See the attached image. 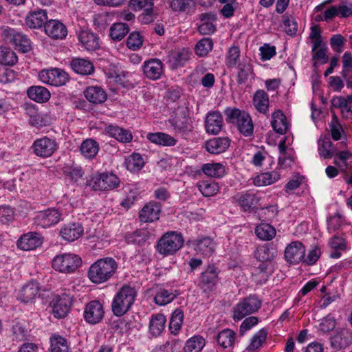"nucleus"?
Returning a JSON list of instances; mask_svg holds the SVG:
<instances>
[{
  "mask_svg": "<svg viewBox=\"0 0 352 352\" xmlns=\"http://www.w3.org/2000/svg\"><path fill=\"white\" fill-rule=\"evenodd\" d=\"M118 263L113 258L105 257L92 263L87 272V277L94 284H102L109 280L116 274Z\"/></svg>",
  "mask_w": 352,
  "mask_h": 352,
  "instance_id": "obj_1",
  "label": "nucleus"
},
{
  "mask_svg": "<svg viewBox=\"0 0 352 352\" xmlns=\"http://www.w3.org/2000/svg\"><path fill=\"white\" fill-rule=\"evenodd\" d=\"M137 296L135 289L130 285H123L116 293L111 302L113 314L121 317L126 314L133 305Z\"/></svg>",
  "mask_w": 352,
  "mask_h": 352,
  "instance_id": "obj_2",
  "label": "nucleus"
},
{
  "mask_svg": "<svg viewBox=\"0 0 352 352\" xmlns=\"http://www.w3.org/2000/svg\"><path fill=\"white\" fill-rule=\"evenodd\" d=\"M184 242V238L180 233L168 232L158 240L156 248L163 256L173 255L182 248Z\"/></svg>",
  "mask_w": 352,
  "mask_h": 352,
  "instance_id": "obj_3",
  "label": "nucleus"
},
{
  "mask_svg": "<svg viewBox=\"0 0 352 352\" xmlns=\"http://www.w3.org/2000/svg\"><path fill=\"white\" fill-rule=\"evenodd\" d=\"M261 307V300L256 295H249L233 308V319L241 320L248 315L256 312Z\"/></svg>",
  "mask_w": 352,
  "mask_h": 352,
  "instance_id": "obj_4",
  "label": "nucleus"
},
{
  "mask_svg": "<svg viewBox=\"0 0 352 352\" xmlns=\"http://www.w3.org/2000/svg\"><path fill=\"white\" fill-rule=\"evenodd\" d=\"M87 185L94 190H111L118 187L119 177L113 173H102L93 176L87 180Z\"/></svg>",
  "mask_w": 352,
  "mask_h": 352,
  "instance_id": "obj_5",
  "label": "nucleus"
},
{
  "mask_svg": "<svg viewBox=\"0 0 352 352\" xmlns=\"http://www.w3.org/2000/svg\"><path fill=\"white\" fill-rule=\"evenodd\" d=\"M81 258L73 254L56 256L52 261V267L61 273H72L81 265Z\"/></svg>",
  "mask_w": 352,
  "mask_h": 352,
  "instance_id": "obj_6",
  "label": "nucleus"
},
{
  "mask_svg": "<svg viewBox=\"0 0 352 352\" xmlns=\"http://www.w3.org/2000/svg\"><path fill=\"white\" fill-rule=\"evenodd\" d=\"M1 37L6 43L14 45L23 53L28 52L32 49L30 39L27 35L15 29L10 28L4 29Z\"/></svg>",
  "mask_w": 352,
  "mask_h": 352,
  "instance_id": "obj_7",
  "label": "nucleus"
},
{
  "mask_svg": "<svg viewBox=\"0 0 352 352\" xmlns=\"http://www.w3.org/2000/svg\"><path fill=\"white\" fill-rule=\"evenodd\" d=\"M32 148L36 156L45 159L52 156L58 151V144L55 138L44 136L36 139Z\"/></svg>",
  "mask_w": 352,
  "mask_h": 352,
  "instance_id": "obj_8",
  "label": "nucleus"
},
{
  "mask_svg": "<svg viewBox=\"0 0 352 352\" xmlns=\"http://www.w3.org/2000/svg\"><path fill=\"white\" fill-rule=\"evenodd\" d=\"M219 270L214 265H208L201 274L199 286L204 293H210L215 289L218 281Z\"/></svg>",
  "mask_w": 352,
  "mask_h": 352,
  "instance_id": "obj_9",
  "label": "nucleus"
},
{
  "mask_svg": "<svg viewBox=\"0 0 352 352\" xmlns=\"http://www.w3.org/2000/svg\"><path fill=\"white\" fill-rule=\"evenodd\" d=\"M104 315V307L99 300H91L84 308V319L89 324L100 323L102 320Z\"/></svg>",
  "mask_w": 352,
  "mask_h": 352,
  "instance_id": "obj_10",
  "label": "nucleus"
},
{
  "mask_svg": "<svg viewBox=\"0 0 352 352\" xmlns=\"http://www.w3.org/2000/svg\"><path fill=\"white\" fill-rule=\"evenodd\" d=\"M61 219V213L58 209L48 208L37 212L34 218V223L43 228L58 223Z\"/></svg>",
  "mask_w": 352,
  "mask_h": 352,
  "instance_id": "obj_11",
  "label": "nucleus"
},
{
  "mask_svg": "<svg viewBox=\"0 0 352 352\" xmlns=\"http://www.w3.org/2000/svg\"><path fill=\"white\" fill-rule=\"evenodd\" d=\"M305 255V248L300 241H293L289 243L285 250V261L292 265H296L302 260Z\"/></svg>",
  "mask_w": 352,
  "mask_h": 352,
  "instance_id": "obj_12",
  "label": "nucleus"
},
{
  "mask_svg": "<svg viewBox=\"0 0 352 352\" xmlns=\"http://www.w3.org/2000/svg\"><path fill=\"white\" fill-rule=\"evenodd\" d=\"M144 75L149 80H159L164 72V64L158 58H150L144 62L142 66Z\"/></svg>",
  "mask_w": 352,
  "mask_h": 352,
  "instance_id": "obj_13",
  "label": "nucleus"
},
{
  "mask_svg": "<svg viewBox=\"0 0 352 352\" xmlns=\"http://www.w3.org/2000/svg\"><path fill=\"white\" fill-rule=\"evenodd\" d=\"M77 36L80 44L84 49L94 51L100 47L99 37L90 30L80 29L77 32Z\"/></svg>",
  "mask_w": 352,
  "mask_h": 352,
  "instance_id": "obj_14",
  "label": "nucleus"
},
{
  "mask_svg": "<svg viewBox=\"0 0 352 352\" xmlns=\"http://www.w3.org/2000/svg\"><path fill=\"white\" fill-rule=\"evenodd\" d=\"M243 211H250L257 206L260 197L254 192H239L233 197Z\"/></svg>",
  "mask_w": 352,
  "mask_h": 352,
  "instance_id": "obj_15",
  "label": "nucleus"
},
{
  "mask_svg": "<svg viewBox=\"0 0 352 352\" xmlns=\"http://www.w3.org/2000/svg\"><path fill=\"white\" fill-rule=\"evenodd\" d=\"M72 305V298L65 293L56 296L55 302L53 305V313L56 318H65Z\"/></svg>",
  "mask_w": 352,
  "mask_h": 352,
  "instance_id": "obj_16",
  "label": "nucleus"
},
{
  "mask_svg": "<svg viewBox=\"0 0 352 352\" xmlns=\"http://www.w3.org/2000/svg\"><path fill=\"white\" fill-rule=\"evenodd\" d=\"M45 34L52 39H63L67 35L66 26L58 20L47 21L44 25Z\"/></svg>",
  "mask_w": 352,
  "mask_h": 352,
  "instance_id": "obj_17",
  "label": "nucleus"
},
{
  "mask_svg": "<svg viewBox=\"0 0 352 352\" xmlns=\"http://www.w3.org/2000/svg\"><path fill=\"white\" fill-rule=\"evenodd\" d=\"M223 117L218 111H210L205 119V129L208 133L218 134L222 129Z\"/></svg>",
  "mask_w": 352,
  "mask_h": 352,
  "instance_id": "obj_18",
  "label": "nucleus"
},
{
  "mask_svg": "<svg viewBox=\"0 0 352 352\" xmlns=\"http://www.w3.org/2000/svg\"><path fill=\"white\" fill-rule=\"evenodd\" d=\"M43 243L41 234L36 232H29L23 234L17 241L19 248L30 251L39 247Z\"/></svg>",
  "mask_w": 352,
  "mask_h": 352,
  "instance_id": "obj_19",
  "label": "nucleus"
},
{
  "mask_svg": "<svg viewBox=\"0 0 352 352\" xmlns=\"http://www.w3.org/2000/svg\"><path fill=\"white\" fill-rule=\"evenodd\" d=\"M162 205L158 202L152 201L146 204L140 210L139 219L142 222H153L159 219Z\"/></svg>",
  "mask_w": 352,
  "mask_h": 352,
  "instance_id": "obj_20",
  "label": "nucleus"
},
{
  "mask_svg": "<svg viewBox=\"0 0 352 352\" xmlns=\"http://www.w3.org/2000/svg\"><path fill=\"white\" fill-rule=\"evenodd\" d=\"M230 145L228 137H219L210 139L206 142V149L212 154H220L225 152Z\"/></svg>",
  "mask_w": 352,
  "mask_h": 352,
  "instance_id": "obj_21",
  "label": "nucleus"
},
{
  "mask_svg": "<svg viewBox=\"0 0 352 352\" xmlns=\"http://www.w3.org/2000/svg\"><path fill=\"white\" fill-rule=\"evenodd\" d=\"M83 227L79 223L67 224L60 230L62 238L70 242L79 239L83 234Z\"/></svg>",
  "mask_w": 352,
  "mask_h": 352,
  "instance_id": "obj_22",
  "label": "nucleus"
},
{
  "mask_svg": "<svg viewBox=\"0 0 352 352\" xmlns=\"http://www.w3.org/2000/svg\"><path fill=\"white\" fill-rule=\"evenodd\" d=\"M47 21V12L41 9L30 12L25 18L26 25L32 29L41 28Z\"/></svg>",
  "mask_w": 352,
  "mask_h": 352,
  "instance_id": "obj_23",
  "label": "nucleus"
},
{
  "mask_svg": "<svg viewBox=\"0 0 352 352\" xmlns=\"http://www.w3.org/2000/svg\"><path fill=\"white\" fill-rule=\"evenodd\" d=\"M70 66L75 73L82 76L90 75L94 71L93 63L86 58H74L70 61Z\"/></svg>",
  "mask_w": 352,
  "mask_h": 352,
  "instance_id": "obj_24",
  "label": "nucleus"
},
{
  "mask_svg": "<svg viewBox=\"0 0 352 352\" xmlns=\"http://www.w3.org/2000/svg\"><path fill=\"white\" fill-rule=\"evenodd\" d=\"M236 82L239 85L246 83L249 80L254 78L253 67L250 60H243L237 66Z\"/></svg>",
  "mask_w": 352,
  "mask_h": 352,
  "instance_id": "obj_25",
  "label": "nucleus"
},
{
  "mask_svg": "<svg viewBox=\"0 0 352 352\" xmlns=\"http://www.w3.org/2000/svg\"><path fill=\"white\" fill-rule=\"evenodd\" d=\"M192 244L197 252L206 256H211L215 250L214 241L208 236L194 240Z\"/></svg>",
  "mask_w": 352,
  "mask_h": 352,
  "instance_id": "obj_26",
  "label": "nucleus"
},
{
  "mask_svg": "<svg viewBox=\"0 0 352 352\" xmlns=\"http://www.w3.org/2000/svg\"><path fill=\"white\" fill-rule=\"evenodd\" d=\"M105 131L111 137L122 143H129L132 141L133 135L130 131L124 129L116 125H108L105 127Z\"/></svg>",
  "mask_w": 352,
  "mask_h": 352,
  "instance_id": "obj_27",
  "label": "nucleus"
},
{
  "mask_svg": "<svg viewBox=\"0 0 352 352\" xmlns=\"http://www.w3.org/2000/svg\"><path fill=\"white\" fill-rule=\"evenodd\" d=\"M84 95L88 101L94 104L103 103L107 98L106 91L98 86L87 87L84 91Z\"/></svg>",
  "mask_w": 352,
  "mask_h": 352,
  "instance_id": "obj_28",
  "label": "nucleus"
},
{
  "mask_svg": "<svg viewBox=\"0 0 352 352\" xmlns=\"http://www.w3.org/2000/svg\"><path fill=\"white\" fill-rule=\"evenodd\" d=\"M146 138L152 143L163 146H173L177 142L175 138L162 132L149 133L147 134Z\"/></svg>",
  "mask_w": 352,
  "mask_h": 352,
  "instance_id": "obj_29",
  "label": "nucleus"
},
{
  "mask_svg": "<svg viewBox=\"0 0 352 352\" xmlns=\"http://www.w3.org/2000/svg\"><path fill=\"white\" fill-rule=\"evenodd\" d=\"M351 342V336L346 329L338 331L337 333L331 338V346L337 350L349 346Z\"/></svg>",
  "mask_w": 352,
  "mask_h": 352,
  "instance_id": "obj_30",
  "label": "nucleus"
},
{
  "mask_svg": "<svg viewBox=\"0 0 352 352\" xmlns=\"http://www.w3.org/2000/svg\"><path fill=\"white\" fill-rule=\"evenodd\" d=\"M28 97L38 103L47 102L51 96L49 90L42 86H32L27 90Z\"/></svg>",
  "mask_w": 352,
  "mask_h": 352,
  "instance_id": "obj_31",
  "label": "nucleus"
},
{
  "mask_svg": "<svg viewBox=\"0 0 352 352\" xmlns=\"http://www.w3.org/2000/svg\"><path fill=\"white\" fill-rule=\"evenodd\" d=\"M39 291L36 282H30L21 289L18 298L23 302L28 303L35 298Z\"/></svg>",
  "mask_w": 352,
  "mask_h": 352,
  "instance_id": "obj_32",
  "label": "nucleus"
},
{
  "mask_svg": "<svg viewBox=\"0 0 352 352\" xmlns=\"http://www.w3.org/2000/svg\"><path fill=\"white\" fill-rule=\"evenodd\" d=\"M169 6L174 12L191 14L196 10V3L194 0H172Z\"/></svg>",
  "mask_w": 352,
  "mask_h": 352,
  "instance_id": "obj_33",
  "label": "nucleus"
},
{
  "mask_svg": "<svg viewBox=\"0 0 352 352\" xmlns=\"http://www.w3.org/2000/svg\"><path fill=\"white\" fill-rule=\"evenodd\" d=\"M166 317L162 314L153 315L149 322V333L153 337L159 336L164 330Z\"/></svg>",
  "mask_w": 352,
  "mask_h": 352,
  "instance_id": "obj_34",
  "label": "nucleus"
},
{
  "mask_svg": "<svg viewBox=\"0 0 352 352\" xmlns=\"http://www.w3.org/2000/svg\"><path fill=\"white\" fill-rule=\"evenodd\" d=\"M271 124L273 129L279 134L286 133L288 125L286 116L283 114L282 111L276 110L272 115Z\"/></svg>",
  "mask_w": 352,
  "mask_h": 352,
  "instance_id": "obj_35",
  "label": "nucleus"
},
{
  "mask_svg": "<svg viewBox=\"0 0 352 352\" xmlns=\"http://www.w3.org/2000/svg\"><path fill=\"white\" fill-rule=\"evenodd\" d=\"M216 340L223 349L233 347L236 340V333L230 329H225L217 334Z\"/></svg>",
  "mask_w": 352,
  "mask_h": 352,
  "instance_id": "obj_36",
  "label": "nucleus"
},
{
  "mask_svg": "<svg viewBox=\"0 0 352 352\" xmlns=\"http://www.w3.org/2000/svg\"><path fill=\"white\" fill-rule=\"evenodd\" d=\"M253 104L258 112L267 114L269 109L268 94L263 90H257L253 97Z\"/></svg>",
  "mask_w": 352,
  "mask_h": 352,
  "instance_id": "obj_37",
  "label": "nucleus"
},
{
  "mask_svg": "<svg viewBox=\"0 0 352 352\" xmlns=\"http://www.w3.org/2000/svg\"><path fill=\"white\" fill-rule=\"evenodd\" d=\"M151 236V234L147 230L139 229L132 233L126 234L125 240L128 244L142 245Z\"/></svg>",
  "mask_w": 352,
  "mask_h": 352,
  "instance_id": "obj_38",
  "label": "nucleus"
},
{
  "mask_svg": "<svg viewBox=\"0 0 352 352\" xmlns=\"http://www.w3.org/2000/svg\"><path fill=\"white\" fill-rule=\"evenodd\" d=\"M179 294L177 290L160 289L154 297V302L158 305L164 306L171 302Z\"/></svg>",
  "mask_w": 352,
  "mask_h": 352,
  "instance_id": "obj_39",
  "label": "nucleus"
},
{
  "mask_svg": "<svg viewBox=\"0 0 352 352\" xmlns=\"http://www.w3.org/2000/svg\"><path fill=\"white\" fill-rule=\"evenodd\" d=\"M130 28L128 24L119 22L112 24L109 28V36L114 41H122L129 32Z\"/></svg>",
  "mask_w": 352,
  "mask_h": 352,
  "instance_id": "obj_40",
  "label": "nucleus"
},
{
  "mask_svg": "<svg viewBox=\"0 0 352 352\" xmlns=\"http://www.w3.org/2000/svg\"><path fill=\"white\" fill-rule=\"evenodd\" d=\"M276 250L274 248L273 245L265 244L257 248L255 252L256 258L261 261H269L274 259L276 256Z\"/></svg>",
  "mask_w": 352,
  "mask_h": 352,
  "instance_id": "obj_41",
  "label": "nucleus"
},
{
  "mask_svg": "<svg viewBox=\"0 0 352 352\" xmlns=\"http://www.w3.org/2000/svg\"><path fill=\"white\" fill-rule=\"evenodd\" d=\"M202 171L208 177L220 178L225 175L226 168L220 163H208L203 165Z\"/></svg>",
  "mask_w": 352,
  "mask_h": 352,
  "instance_id": "obj_42",
  "label": "nucleus"
},
{
  "mask_svg": "<svg viewBox=\"0 0 352 352\" xmlns=\"http://www.w3.org/2000/svg\"><path fill=\"white\" fill-rule=\"evenodd\" d=\"M170 123L174 130L179 133H188L193 129L190 119L186 117L171 119Z\"/></svg>",
  "mask_w": 352,
  "mask_h": 352,
  "instance_id": "obj_43",
  "label": "nucleus"
},
{
  "mask_svg": "<svg viewBox=\"0 0 352 352\" xmlns=\"http://www.w3.org/2000/svg\"><path fill=\"white\" fill-rule=\"evenodd\" d=\"M99 151L98 143L93 139H87L80 146L82 155L86 158H94Z\"/></svg>",
  "mask_w": 352,
  "mask_h": 352,
  "instance_id": "obj_44",
  "label": "nucleus"
},
{
  "mask_svg": "<svg viewBox=\"0 0 352 352\" xmlns=\"http://www.w3.org/2000/svg\"><path fill=\"white\" fill-rule=\"evenodd\" d=\"M333 156V164L338 167L340 171H345V169L350 166V162H348V160L351 158L352 153L349 151H334Z\"/></svg>",
  "mask_w": 352,
  "mask_h": 352,
  "instance_id": "obj_45",
  "label": "nucleus"
},
{
  "mask_svg": "<svg viewBox=\"0 0 352 352\" xmlns=\"http://www.w3.org/2000/svg\"><path fill=\"white\" fill-rule=\"evenodd\" d=\"M280 177L277 171H271L261 173L254 180V183L257 186L271 185L278 181Z\"/></svg>",
  "mask_w": 352,
  "mask_h": 352,
  "instance_id": "obj_46",
  "label": "nucleus"
},
{
  "mask_svg": "<svg viewBox=\"0 0 352 352\" xmlns=\"http://www.w3.org/2000/svg\"><path fill=\"white\" fill-rule=\"evenodd\" d=\"M255 233L260 239L270 241L275 236L276 230L268 223H261L256 227Z\"/></svg>",
  "mask_w": 352,
  "mask_h": 352,
  "instance_id": "obj_47",
  "label": "nucleus"
},
{
  "mask_svg": "<svg viewBox=\"0 0 352 352\" xmlns=\"http://www.w3.org/2000/svg\"><path fill=\"white\" fill-rule=\"evenodd\" d=\"M184 320V312L180 308H177L172 314L169 329L172 333L176 335L180 331Z\"/></svg>",
  "mask_w": 352,
  "mask_h": 352,
  "instance_id": "obj_48",
  "label": "nucleus"
},
{
  "mask_svg": "<svg viewBox=\"0 0 352 352\" xmlns=\"http://www.w3.org/2000/svg\"><path fill=\"white\" fill-rule=\"evenodd\" d=\"M51 352H69L67 340L61 336L54 335L50 338Z\"/></svg>",
  "mask_w": 352,
  "mask_h": 352,
  "instance_id": "obj_49",
  "label": "nucleus"
},
{
  "mask_svg": "<svg viewBox=\"0 0 352 352\" xmlns=\"http://www.w3.org/2000/svg\"><path fill=\"white\" fill-rule=\"evenodd\" d=\"M236 124L239 131L244 136L249 137L253 134L254 124L249 114H243L242 119Z\"/></svg>",
  "mask_w": 352,
  "mask_h": 352,
  "instance_id": "obj_50",
  "label": "nucleus"
},
{
  "mask_svg": "<svg viewBox=\"0 0 352 352\" xmlns=\"http://www.w3.org/2000/svg\"><path fill=\"white\" fill-rule=\"evenodd\" d=\"M18 58L15 52L10 47H0V63L12 66L16 63Z\"/></svg>",
  "mask_w": 352,
  "mask_h": 352,
  "instance_id": "obj_51",
  "label": "nucleus"
},
{
  "mask_svg": "<svg viewBox=\"0 0 352 352\" xmlns=\"http://www.w3.org/2000/svg\"><path fill=\"white\" fill-rule=\"evenodd\" d=\"M267 335V330L265 328L260 329L251 338L250 344L246 349L252 351L260 348L263 343L265 341Z\"/></svg>",
  "mask_w": 352,
  "mask_h": 352,
  "instance_id": "obj_52",
  "label": "nucleus"
},
{
  "mask_svg": "<svg viewBox=\"0 0 352 352\" xmlns=\"http://www.w3.org/2000/svg\"><path fill=\"white\" fill-rule=\"evenodd\" d=\"M205 346V340L201 336H193L188 339L184 348V352H199Z\"/></svg>",
  "mask_w": 352,
  "mask_h": 352,
  "instance_id": "obj_53",
  "label": "nucleus"
},
{
  "mask_svg": "<svg viewBox=\"0 0 352 352\" xmlns=\"http://www.w3.org/2000/svg\"><path fill=\"white\" fill-rule=\"evenodd\" d=\"M329 126L332 139L335 141L340 140L342 138V133H344V130L335 113L332 114L331 121L329 124Z\"/></svg>",
  "mask_w": 352,
  "mask_h": 352,
  "instance_id": "obj_54",
  "label": "nucleus"
},
{
  "mask_svg": "<svg viewBox=\"0 0 352 352\" xmlns=\"http://www.w3.org/2000/svg\"><path fill=\"white\" fill-rule=\"evenodd\" d=\"M63 172L64 175L69 177L74 182H77L84 175L82 168L74 164H72V165H65L63 168Z\"/></svg>",
  "mask_w": 352,
  "mask_h": 352,
  "instance_id": "obj_55",
  "label": "nucleus"
},
{
  "mask_svg": "<svg viewBox=\"0 0 352 352\" xmlns=\"http://www.w3.org/2000/svg\"><path fill=\"white\" fill-rule=\"evenodd\" d=\"M213 47V42L210 38H204L196 45L195 52L199 56H206Z\"/></svg>",
  "mask_w": 352,
  "mask_h": 352,
  "instance_id": "obj_56",
  "label": "nucleus"
},
{
  "mask_svg": "<svg viewBox=\"0 0 352 352\" xmlns=\"http://www.w3.org/2000/svg\"><path fill=\"white\" fill-rule=\"evenodd\" d=\"M143 36L140 32L133 31L129 35L126 40L127 47L132 50H139L143 45Z\"/></svg>",
  "mask_w": 352,
  "mask_h": 352,
  "instance_id": "obj_57",
  "label": "nucleus"
},
{
  "mask_svg": "<svg viewBox=\"0 0 352 352\" xmlns=\"http://www.w3.org/2000/svg\"><path fill=\"white\" fill-rule=\"evenodd\" d=\"M224 115L226 116V120L229 123H237L242 117L243 114H248L247 112L244 111H241L237 108H231L228 107L223 111Z\"/></svg>",
  "mask_w": 352,
  "mask_h": 352,
  "instance_id": "obj_58",
  "label": "nucleus"
},
{
  "mask_svg": "<svg viewBox=\"0 0 352 352\" xmlns=\"http://www.w3.org/2000/svg\"><path fill=\"white\" fill-rule=\"evenodd\" d=\"M199 191L204 197H212L219 191V186L215 182H203L198 186Z\"/></svg>",
  "mask_w": 352,
  "mask_h": 352,
  "instance_id": "obj_59",
  "label": "nucleus"
},
{
  "mask_svg": "<svg viewBox=\"0 0 352 352\" xmlns=\"http://www.w3.org/2000/svg\"><path fill=\"white\" fill-rule=\"evenodd\" d=\"M310 30L309 38L313 41L312 52H315L322 44L321 31L318 25H312Z\"/></svg>",
  "mask_w": 352,
  "mask_h": 352,
  "instance_id": "obj_60",
  "label": "nucleus"
},
{
  "mask_svg": "<svg viewBox=\"0 0 352 352\" xmlns=\"http://www.w3.org/2000/svg\"><path fill=\"white\" fill-rule=\"evenodd\" d=\"M129 6L132 10L135 12H138L142 10L144 11L146 8H153L154 2L153 0H130Z\"/></svg>",
  "mask_w": 352,
  "mask_h": 352,
  "instance_id": "obj_61",
  "label": "nucleus"
},
{
  "mask_svg": "<svg viewBox=\"0 0 352 352\" xmlns=\"http://www.w3.org/2000/svg\"><path fill=\"white\" fill-rule=\"evenodd\" d=\"M144 165V160L140 153H133L127 162V168L132 171L140 170Z\"/></svg>",
  "mask_w": 352,
  "mask_h": 352,
  "instance_id": "obj_62",
  "label": "nucleus"
},
{
  "mask_svg": "<svg viewBox=\"0 0 352 352\" xmlns=\"http://www.w3.org/2000/svg\"><path fill=\"white\" fill-rule=\"evenodd\" d=\"M333 143L329 139L324 140L321 142H319L318 151L324 159H329L333 156L334 151L330 149Z\"/></svg>",
  "mask_w": 352,
  "mask_h": 352,
  "instance_id": "obj_63",
  "label": "nucleus"
},
{
  "mask_svg": "<svg viewBox=\"0 0 352 352\" xmlns=\"http://www.w3.org/2000/svg\"><path fill=\"white\" fill-rule=\"evenodd\" d=\"M240 56V50L239 47L233 45L228 50L226 56V65L228 67H234Z\"/></svg>",
  "mask_w": 352,
  "mask_h": 352,
  "instance_id": "obj_64",
  "label": "nucleus"
}]
</instances>
